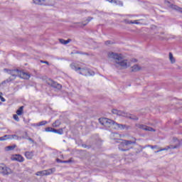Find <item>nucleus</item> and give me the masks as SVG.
Returning a JSON list of instances; mask_svg holds the SVG:
<instances>
[{
    "mask_svg": "<svg viewBox=\"0 0 182 182\" xmlns=\"http://www.w3.org/2000/svg\"><path fill=\"white\" fill-rule=\"evenodd\" d=\"M108 57L111 59H114V66L118 69H127V68L132 66L130 60L124 59L123 57H122V54L111 52L108 53Z\"/></svg>",
    "mask_w": 182,
    "mask_h": 182,
    "instance_id": "obj_1",
    "label": "nucleus"
},
{
    "mask_svg": "<svg viewBox=\"0 0 182 182\" xmlns=\"http://www.w3.org/2000/svg\"><path fill=\"white\" fill-rule=\"evenodd\" d=\"M60 126V121L57 119L53 124V127H59Z\"/></svg>",
    "mask_w": 182,
    "mask_h": 182,
    "instance_id": "obj_25",
    "label": "nucleus"
},
{
    "mask_svg": "<svg viewBox=\"0 0 182 182\" xmlns=\"http://www.w3.org/2000/svg\"><path fill=\"white\" fill-rule=\"evenodd\" d=\"M99 122L102 126H104L107 129L109 127H114V121L107 118H100Z\"/></svg>",
    "mask_w": 182,
    "mask_h": 182,
    "instance_id": "obj_5",
    "label": "nucleus"
},
{
    "mask_svg": "<svg viewBox=\"0 0 182 182\" xmlns=\"http://www.w3.org/2000/svg\"><path fill=\"white\" fill-rule=\"evenodd\" d=\"M137 139L135 137H132L131 140H123L119 145V149L121 151H129L132 147L130 146L136 144Z\"/></svg>",
    "mask_w": 182,
    "mask_h": 182,
    "instance_id": "obj_2",
    "label": "nucleus"
},
{
    "mask_svg": "<svg viewBox=\"0 0 182 182\" xmlns=\"http://www.w3.org/2000/svg\"><path fill=\"white\" fill-rule=\"evenodd\" d=\"M169 60H171V63H176V59L171 53H169Z\"/></svg>",
    "mask_w": 182,
    "mask_h": 182,
    "instance_id": "obj_21",
    "label": "nucleus"
},
{
    "mask_svg": "<svg viewBox=\"0 0 182 182\" xmlns=\"http://www.w3.org/2000/svg\"><path fill=\"white\" fill-rule=\"evenodd\" d=\"M11 160L14 161H19V163H22L24 161L25 159H23V156L19 154H16L11 157Z\"/></svg>",
    "mask_w": 182,
    "mask_h": 182,
    "instance_id": "obj_12",
    "label": "nucleus"
},
{
    "mask_svg": "<svg viewBox=\"0 0 182 182\" xmlns=\"http://www.w3.org/2000/svg\"><path fill=\"white\" fill-rule=\"evenodd\" d=\"M165 4L166 5H167V6L171 8V9H174L175 11H177L178 12H181V14H182V8L174 4H171V3H170V1H165Z\"/></svg>",
    "mask_w": 182,
    "mask_h": 182,
    "instance_id": "obj_8",
    "label": "nucleus"
},
{
    "mask_svg": "<svg viewBox=\"0 0 182 182\" xmlns=\"http://www.w3.org/2000/svg\"><path fill=\"white\" fill-rule=\"evenodd\" d=\"M23 113V106L19 107V109L16 111V114L18 116H22Z\"/></svg>",
    "mask_w": 182,
    "mask_h": 182,
    "instance_id": "obj_18",
    "label": "nucleus"
},
{
    "mask_svg": "<svg viewBox=\"0 0 182 182\" xmlns=\"http://www.w3.org/2000/svg\"><path fill=\"white\" fill-rule=\"evenodd\" d=\"M18 76L21 79H25L26 80L31 78V75L29 73L21 70L19 71Z\"/></svg>",
    "mask_w": 182,
    "mask_h": 182,
    "instance_id": "obj_11",
    "label": "nucleus"
},
{
    "mask_svg": "<svg viewBox=\"0 0 182 182\" xmlns=\"http://www.w3.org/2000/svg\"><path fill=\"white\" fill-rule=\"evenodd\" d=\"M34 4L36 5H43V4L45 2V0H33Z\"/></svg>",
    "mask_w": 182,
    "mask_h": 182,
    "instance_id": "obj_22",
    "label": "nucleus"
},
{
    "mask_svg": "<svg viewBox=\"0 0 182 182\" xmlns=\"http://www.w3.org/2000/svg\"><path fill=\"white\" fill-rule=\"evenodd\" d=\"M27 140H28L29 141H31V143H35V141L33 139H32V138H27Z\"/></svg>",
    "mask_w": 182,
    "mask_h": 182,
    "instance_id": "obj_37",
    "label": "nucleus"
},
{
    "mask_svg": "<svg viewBox=\"0 0 182 182\" xmlns=\"http://www.w3.org/2000/svg\"><path fill=\"white\" fill-rule=\"evenodd\" d=\"M132 62H137V60H136V59H132Z\"/></svg>",
    "mask_w": 182,
    "mask_h": 182,
    "instance_id": "obj_44",
    "label": "nucleus"
},
{
    "mask_svg": "<svg viewBox=\"0 0 182 182\" xmlns=\"http://www.w3.org/2000/svg\"><path fill=\"white\" fill-rule=\"evenodd\" d=\"M129 23H132V24H136V25H139V20H135V21H130L129 22Z\"/></svg>",
    "mask_w": 182,
    "mask_h": 182,
    "instance_id": "obj_29",
    "label": "nucleus"
},
{
    "mask_svg": "<svg viewBox=\"0 0 182 182\" xmlns=\"http://www.w3.org/2000/svg\"><path fill=\"white\" fill-rule=\"evenodd\" d=\"M45 171H38L36 173V176H46L45 175Z\"/></svg>",
    "mask_w": 182,
    "mask_h": 182,
    "instance_id": "obj_27",
    "label": "nucleus"
},
{
    "mask_svg": "<svg viewBox=\"0 0 182 182\" xmlns=\"http://www.w3.org/2000/svg\"><path fill=\"white\" fill-rule=\"evenodd\" d=\"M12 173L13 171L11 168L6 166L4 164H0V174H2V176H9Z\"/></svg>",
    "mask_w": 182,
    "mask_h": 182,
    "instance_id": "obj_6",
    "label": "nucleus"
},
{
    "mask_svg": "<svg viewBox=\"0 0 182 182\" xmlns=\"http://www.w3.org/2000/svg\"><path fill=\"white\" fill-rule=\"evenodd\" d=\"M172 149H177V146H175L172 147Z\"/></svg>",
    "mask_w": 182,
    "mask_h": 182,
    "instance_id": "obj_45",
    "label": "nucleus"
},
{
    "mask_svg": "<svg viewBox=\"0 0 182 182\" xmlns=\"http://www.w3.org/2000/svg\"><path fill=\"white\" fill-rule=\"evenodd\" d=\"M5 140H9V135H4L0 137V141H4Z\"/></svg>",
    "mask_w": 182,
    "mask_h": 182,
    "instance_id": "obj_26",
    "label": "nucleus"
},
{
    "mask_svg": "<svg viewBox=\"0 0 182 182\" xmlns=\"http://www.w3.org/2000/svg\"><path fill=\"white\" fill-rule=\"evenodd\" d=\"M34 151H26L25 152V157L28 159V160H32V158L33 157Z\"/></svg>",
    "mask_w": 182,
    "mask_h": 182,
    "instance_id": "obj_14",
    "label": "nucleus"
},
{
    "mask_svg": "<svg viewBox=\"0 0 182 182\" xmlns=\"http://www.w3.org/2000/svg\"><path fill=\"white\" fill-rule=\"evenodd\" d=\"M77 53H80V55H87L88 56L89 53H83V52H79L77 51Z\"/></svg>",
    "mask_w": 182,
    "mask_h": 182,
    "instance_id": "obj_35",
    "label": "nucleus"
},
{
    "mask_svg": "<svg viewBox=\"0 0 182 182\" xmlns=\"http://www.w3.org/2000/svg\"><path fill=\"white\" fill-rule=\"evenodd\" d=\"M138 129H141V130H145V132H156V129H153L151 127H147L146 125L144 124H136V125Z\"/></svg>",
    "mask_w": 182,
    "mask_h": 182,
    "instance_id": "obj_9",
    "label": "nucleus"
},
{
    "mask_svg": "<svg viewBox=\"0 0 182 182\" xmlns=\"http://www.w3.org/2000/svg\"><path fill=\"white\" fill-rule=\"evenodd\" d=\"M53 133H57V134H63V129H53Z\"/></svg>",
    "mask_w": 182,
    "mask_h": 182,
    "instance_id": "obj_20",
    "label": "nucleus"
},
{
    "mask_svg": "<svg viewBox=\"0 0 182 182\" xmlns=\"http://www.w3.org/2000/svg\"><path fill=\"white\" fill-rule=\"evenodd\" d=\"M41 63H46V65H49V63L48 61H42L41 60Z\"/></svg>",
    "mask_w": 182,
    "mask_h": 182,
    "instance_id": "obj_41",
    "label": "nucleus"
},
{
    "mask_svg": "<svg viewBox=\"0 0 182 182\" xmlns=\"http://www.w3.org/2000/svg\"><path fill=\"white\" fill-rule=\"evenodd\" d=\"M16 148V145H11L8 146L4 148L5 151H12V150L15 149Z\"/></svg>",
    "mask_w": 182,
    "mask_h": 182,
    "instance_id": "obj_17",
    "label": "nucleus"
},
{
    "mask_svg": "<svg viewBox=\"0 0 182 182\" xmlns=\"http://www.w3.org/2000/svg\"><path fill=\"white\" fill-rule=\"evenodd\" d=\"M146 147H151V149H157V145L153 146V145H147Z\"/></svg>",
    "mask_w": 182,
    "mask_h": 182,
    "instance_id": "obj_33",
    "label": "nucleus"
},
{
    "mask_svg": "<svg viewBox=\"0 0 182 182\" xmlns=\"http://www.w3.org/2000/svg\"><path fill=\"white\" fill-rule=\"evenodd\" d=\"M0 95H2V92H0Z\"/></svg>",
    "mask_w": 182,
    "mask_h": 182,
    "instance_id": "obj_48",
    "label": "nucleus"
},
{
    "mask_svg": "<svg viewBox=\"0 0 182 182\" xmlns=\"http://www.w3.org/2000/svg\"><path fill=\"white\" fill-rule=\"evenodd\" d=\"M1 105H2V102H0V106H1Z\"/></svg>",
    "mask_w": 182,
    "mask_h": 182,
    "instance_id": "obj_47",
    "label": "nucleus"
},
{
    "mask_svg": "<svg viewBox=\"0 0 182 182\" xmlns=\"http://www.w3.org/2000/svg\"><path fill=\"white\" fill-rule=\"evenodd\" d=\"M54 129L52 127H47L46 128V132H53Z\"/></svg>",
    "mask_w": 182,
    "mask_h": 182,
    "instance_id": "obj_32",
    "label": "nucleus"
},
{
    "mask_svg": "<svg viewBox=\"0 0 182 182\" xmlns=\"http://www.w3.org/2000/svg\"><path fill=\"white\" fill-rule=\"evenodd\" d=\"M82 147H84V148L85 149V147H86V145H82Z\"/></svg>",
    "mask_w": 182,
    "mask_h": 182,
    "instance_id": "obj_46",
    "label": "nucleus"
},
{
    "mask_svg": "<svg viewBox=\"0 0 182 182\" xmlns=\"http://www.w3.org/2000/svg\"><path fill=\"white\" fill-rule=\"evenodd\" d=\"M19 72H20L19 70H13L10 71V74L15 79L16 76H19Z\"/></svg>",
    "mask_w": 182,
    "mask_h": 182,
    "instance_id": "obj_15",
    "label": "nucleus"
},
{
    "mask_svg": "<svg viewBox=\"0 0 182 182\" xmlns=\"http://www.w3.org/2000/svg\"><path fill=\"white\" fill-rule=\"evenodd\" d=\"M46 123H48V122L46 121H41L38 123V126H45V124H46Z\"/></svg>",
    "mask_w": 182,
    "mask_h": 182,
    "instance_id": "obj_30",
    "label": "nucleus"
},
{
    "mask_svg": "<svg viewBox=\"0 0 182 182\" xmlns=\"http://www.w3.org/2000/svg\"><path fill=\"white\" fill-rule=\"evenodd\" d=\"M129 128V127L126 124H119L117 122L114 124V129H117V130H124V129L127 130Z\"/></svg>",
    "mask_w": 182,
    "mask_h": 182,
    "instance_id": "obj_10",
    "label": "nucleus"
},
{
    "mask_svg": "<svg viewBox=\"0 0 182 182\" xmlns=\"http://www.w3.org/2000/svg\"><path fill=\"white\" fill-rule=\"evenodd\" d=\"M105 45H110V41H107L105 42Z\"/></svg>",
    "mask_w": 182,
    "mask_h": 182,
    "instance_id": "obj_42",
    "label": "nucleus"
},
{
    "mask_svg": "<svg viewBox=\"0 0 182 182\" xmlns=\"http://www.w3.org/2000/svg\"><path fill=\"white\" fill-rule=\"evenodd\" d=\"M47 83L48 85H49V86H52V87H55V89H58V90H60V89H62V85L55 81H53V80L48 79L47 80Z\"/></svg>",
    "mask_w": 182,
    "mask_h": 182,
    "instance_id": "obj_7",
    "label": "nucleus"
},
{
    "mask_svg": "<svg viewBox=\"0 0 182 182\" xmlns=\"http://www.w3.org/2000/svg\"><path fill=\"white\" fill-rule=\"evenodd\" d=\"M113 114H117V116H122V117H127V119H131L132 120H139V118L135 115H132L129 114L126 112L117 110V109H112Z\"/></svg>",
    "mask_w": 182,
    "mask_h": 182,
    "instance_id": "obj_4",
    "label": "nucleus"
},
{
    "mask_svg": "<svg viewBox=\"0 0 182 182\" xmlns=\"http://www.w3.org/2000/svg\"><path fill=\"white\" fill-rule=\"evenodd\" d=\"M70 39H68V40H64V39H60L59 41L60 43H62L63 45H68V43H70Z\"/></svg>",
    "mask_w": 182,
    "mask_h": 182,
    "instance_id": "obj_19",
    "label": "nucleus"
},
{
    "mask_svg": "<svg viewBox=\"0 0 182 182\" xmlns=\"http://www.w3.org/2000/svg\"><path fill=\"white\" fill-rule=\"evenodd\" d=\"M13 117L16 122H19V117H18V114H14Z\"/></svg>",
    "mask_w": 182,
    "mask_h": 182,
    "instance_id": "obj_31",
    "label": "nucleus"
},
{
    "mask_svg": "<svg viewBox=\"0 0 182 182\" xmlns=\"http://www.w3.org/2000/svg\"><path fill=\"white\" fill-rule=\"evenodd\" d=\"M164 150H167V149L164 148V149H161L156 151H155V153H160V151H164Z\"/></svg>",
    "mask_w": 182,
    "mask_h": 182,
    "instance_id": "obj_34",
    "label": "nucleus"
},
{
    "mask_svg": "<svg viewBox=\"0 0 182 182\" xmlns=\"http://www.w3.org/2000/svg\"><path fill=\"white\" fill-rule=\"evenodd\" d=\"M92 19H93L92 17H88L87 19V22L85 23H82V26H86V25H87V23H89V22H90V21H92Z\"/></svg>",
    "mask_w": 182,
    "mask_h": 182,
    "instance_id": "obj_28",
    "label": "nucleus"
},
{
    "mask_svg": "<svg viewBox=\"0 0 182 182\" xmlns=\"http://www.w3.org/2000/svg\"><path fill=\"white\" fill-rule=\"evenodd\" d=\"M44 174L45 176H50V174H53V173H55V171H56V168H49L47 170H44Z\"/></svg>",
    "mask_w": 182,
    "mask_h": 182,
    "instance_id": "obj_13",
    "label": "nucleus"
},
{
    "mask_svg": "<svg viewBox=\"0 0 182 182\" xmlns=\"http://www.w3.org/2000/svg\"><path fill=\"white\" fill-rule=\"evenodd\" d=\"M109 2L111 4H117V1L116 0H110Z\"/></svg>",
    "mask_w": 182,
    "mask_h": 182,
    "instance_id": "obj_40",
    "label": "nucleus"
},
{
    "mask_svg": "<svg viewBox=\"0 0 182 182\" xmlns=\"http://www.w3.org/2000/svg\"><path fill=\"white\" fill-rule=\"evenodd\" d=\"M71 69L77 72L80 70V75H82L83 76H95V72L89 68H81L80 67H77L75 63H72L70 65Z\"/></svg>",
    "mask_w": 182,
    "mask_h": 182,
    "instance_id": "obj_3",
    "label": "nucleus"
},
{
    "mask_svg": "<svg viewBox=\"0 0 182 182\" xmlns=\"http://www.w3.org/2000/svg\"><path fill=\"white\" fill-rule=\"evenodd\" d=\"M139 70H140V67L139 65H134L132 66V72H137Z\"/></svg>",
    "mask_w": 182,
    "mask_h": 182,
    "instance_id": "obj_23",
    "label": "nucleus"
},
{
    "mask_svg": "<svg viewBox=\"0 0 182 182\" xmlns=\"http://www.w3.org/2000/svg\"><path fill=\"white\" fill-rule=\"evenodd\" d=\"M119 4L121 6H123V2L122 1H119Z\"/></svg>",
    "mask_w": 182,
    "mask_h": 182,
    "instance_id": "obj_43",
    "label": "nucleus"
},
{
    "mask_svg": "<svg viewBox=\"0 0 182 182\" xmlns=\"http://www.w3.org/2000/svg\"><path fill=\"white\" fill-rule=\"evenodd\" d=\"M28 138L29 136H28V133H26V136H21V139H26V140H28Z\"/></svg>",
    "mask_w": 182,
    "mask_h": 182,
    "instance_id": "obj_36",
    "label": "nucleus"
},
{
    "mask_svg": "<svg viewBox=\"0 0 182 182\" xmlns=\"http://www.w3.org/2000/svg\"><path fill=\"white\" fill-rule=\"evenodd\" d=\"M57 163H63V164H67V163H72V159H70L68 161H62L59 159H56Z\"/></svg>",
    "mask_w": 182,
    "mask_h": 182,
    "instance_id": "obj_24",
    "label": "nucleus"
},
{
    "mask_svg": "<svg viewBox=\"0 0 182 182\" xmlns=\"http://www.w3.org/2000/svg\"><path fill=\"white\" fill-rule=\"evenodd\" d=\"M8 82H11V80H4L1 82V85H4L5 83H8Z\"/></svg>",
    "mask_w": 182,
    "mask_h": 182,
    "instance_id": "obj_38",
    "label": "nucleus"
},
{
    "mask_svg": "<svg viewBox=\"0 0 182 182\" xmlns=\"http://www.w3.org/2000/svg\"><path fill=\"white\" fill-rule=\"evenodd\" d=\"M9 139L12 140L14 139V140H22V136H18L16 134L13 135H9Z\"/></svg>",
    "mask_w": 182,
    "mask_h": 182,
    "instance_id": "obj_16",
    "label": "nucleus"
},
{
    "mask_svg": "<svg viewBox=\"0 0 182 182\" xmlns=\"http://www.w3.org/2000/svg\"><path fill=\"white\" fill-rule=\"evenodd\" d=\"M0 100H1V102H6L5 98H4V97H2V95H0Z\"/></svg>",
    "mask_w": 182,
    "mask_h": 182,
    "instance_id": "obj_39",
    "label": "nucleus"
}]
</instances>
